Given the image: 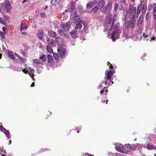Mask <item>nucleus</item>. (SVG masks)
Listing matches in <instances>:
<instances>
[{
    "label": "nucleus",
    "mask_w": 156,
    "mask_h": 156,
    "mask_svg": "<svg viewBox=\"0 0 156 156\" xmlns=\"http://www.w3.org/2000/svg\"><path fill=\"white\" fill-rule=\"evenodd\" d=\"M65 33L63 34V36H62V37H65V38L66 37H67L68 36V33H67L66 32V31H64Z\"/></svg>",
    "instance_id": "41"
},
{
    "label": "nucleus",
    "mask_w": 156,
    "mask_h": 156,
    "mask_svg": "<svg viewBox=\"0 0 156 156\" xmlns=\"http://www.w3.org/2000/svg\"><path fill=\"white\" fill-rule=\"evenodd\" d=\"M2 132L4 133L5 136H7V137L9 138L10 137V134L9 132L7 130H1Z\"/></svg>",
    "instance_id": "17"
},
{
    "label": "nucleus",
    "mask_w": 156,
    "mask_h": 156,
    "mask_svg": "<svg viewBox=\"0 0 156 156\" xmlns=\"http://www.w3.org/2000/svg\"><path fill=\"white\" fill-rule=\"evenodd\" d=\"M120 24L119 23H118L115 24L113 27V31L120 32L119 28H120Z\"/></svg>",
    "instance_id": "13"
},
{
    "label": "nucleus",
    "mask_w": 156,
    "mask_h": 156,
    "mask_svg": "<svg viewBox=\"0 0 156 156\" xmlns=\"http://www.w3.org/2000/svg\"><path fill=\"white\" fill-rule=\"evenodd\" d=\"M118 5H119L117 3H115V4L114 7H115V11H116L117 10V9Z\"/></svg>",
    "instance_id": "38"
},
{
    "label": "nucleus",
    "mask_w": 156,
    "mask_h": 156,
    "mask_svg": "<svg viewBox=\"0 0 156 156\" xmlns=\"http://www.w3.org/2000/svg\"><path fill=\"white\" fill-rule=\"evenodd\" d=\"M112 3L111 2H108L107 7L108 9H109V10L112 8Z\"/></svg>",
    "instance_id": "32"
},
{
    "label": "nucleus",
    "mask_w": 156,
    "mask_h": 156,
    "mask_svg": "<svg viewBox=\"0 0 156 156\" xmlns=\"http://www.w3.org/2000/svg\"><path fill=\"white\" fill-rule=\"evenodd\" d=\"M115 149L117 151L120 152V153H123L124 151L123 149L120 147L118 146L115 147Z\"/></svg>",
    "instance_id": "25"
},
{
    "label": "nucleus",
    "mask_w": 156,
    "mask_h": 156,
    "mask_svg": "<svg viewBox=\"0 0 156 156\" xmlns=\"http://www.w3.org/2000/svg\"><path fill=\"white\" fill-rule=\"evenodd\" d=\"M47 58H48V63H52L53 61V58L52 56L48 54L47 55Z\"/></svg>",
    "instance_id": "15"
},
{
    "label": "nucleus",
    "mask_w": 156,
    "mask_h": 156,
    "mask_svg": "<svg viewBox=\"0 0 156 156\" xmlns=\"http://www.w3.org/2000/svg\"><path fill=\"white\" fill-rule=\"evenodd\" d=\"M59 57L61 58H65L67 53L66 49L63 47H60L57 49Z\"/></svg>",
    "instance_id": "4"
},
{
    "label": "nucleus",
    "mask_w": 156,
    "mask_h": 156,
    "mask_svg": "<svg viewBox=\"0 0 156 156\" xmlns=\"http://www.w3.org/2000/svg\"><path fill=\"white\" fill-rule=\"evenodd\" d=\"M35 85V83L33 82L32 83V84H31V85H30V87H34V86Z\"/></svg>",
    "instance_id": "55"
},
{
    "label": "nucleus",
    "mask_w": 156,
    "mask_h": 156,
    "mask_svg": "<svg viewBox=\"0 0 156 156\" xmlns=\"http://www.w3.org/2000/svg\"><path fill=\"white\" fill-rule=\"evenodd\" d=\"M70 24L71 22H68L66 23H63L62 26L64 29H66V30H69L70 28Z\"/></svg>",
    "instance_id": "11"
},
{
    "label": "nucleus",
    "mask_w": 156,
    "mask_h": 156,
    "mask_svg": "<svg viewBox=\"0 0 156 156\" xmlns=\"http://www.w3.org/2000/svg\"><path fill=\"white\" fill-rule=\"evenodd\" d=\"M127 147H128V149H129L130 151H133L135 150V147L129 144H127Z\"/></svg>",
    "instance_id": "16"
},
{
    "label": "nucleus",
    "mask_w": 156,
    "mask_h": 156,
    "mask_svg": "<svg viewBox=\"0 0 156 156\" xmlns=\"http://www.w3.org/2000/svg\"><path fill=\"white\" fill-rule=\"evenodd\" d=\"M78 129H78L77 131V132L79 133V131L80 130V129H81V127H78Z\"/></svg>",
    "instance_id": "56"
},
{
    "label": "nucleus",
    "mask_w": 156,
    "mask_h": 156,
    "mask_svg": "<svg viewBox=\"0 0 156 156\" xmlns=\"http://www.w3.org/2000/svg\"><path fill=\"white\" fill-rule=\"evenodd\" d=\"M108 66H109V68H110V69H113V66H112V64H111V63H110L109 62H108Z\"/></svg>",
    "instance_id": "39"
},
{
    "label": "nucleus",
    "mask_w": 156,
    "mask_h": 156,
    "mask_svg": "<svg viewBox=\"0 0 156 156\" xmlns=\"http://www.w3.org/2000/svg\"><path fill=\"white\" fill-rule=\"evenodd\" d=\"M27 26H25L24 27H23V30L24 29H27Z\"/></svg>",
    "instance_id": "57"
},
{
    "label": "nucleus",
    "mask_w": 156,
    "mask_h": 156,
    "mask_svg": "<svg viewBox=\"0 0 156 156\" xmlns=\"http://www.w3.org/2000/svg\"><path fill=\"white\" fill-rule=\"evenodd\" d=\"M147 148L148 150H152V149H156V147L155 146L151 144H147Z\"/></svg>",
    "instance_id": "18"
},
{
    "label": "nucleus",
    "mask_w": 156,
    "mask_h": 156,
    "mask_svg": "<svg viewBox=\"0 0 156 156\" xmlns=\"http://www.w3.org/2000/svg\"><path fill=\"white\" fill-rule=\"evenodd\" d=\"M150 14V12H148L146 15V19H148L149 17V15Z\"/></svg>",
    "instance_id": "50"
},
{
    "label": "nucleus",
    "mask_w": 156,
    "mask_h": 156,
    "mask_svg": "<svg viewBox=\"0 0 156 156\" xmlns=\"http://www.w3.org/2000/svg\"><path fill=\"white\" fill-rule=\"evenodd\" d=\"M58 32L62 36H63V34L65 33L64 31H62L61 29H59L58 30Z\"/></svg>",
    "instance_id": "35"
},
{
    "label": "nucleus",
    "mask_w": 156,
    "mask_h": 156,
    "mask_svg": "<svg viewBox=\"0 0 156 156\" xmlns=\"http://www.w3.org/2000/svg\"><path fill=\"white\" fill-rule=\"evenodd\" d=\"M153 11H156V3L153 4Z\"/></svg>",
    "instance_id": "48"
},
{
    "label": "nucleus",
    "mask_w": 156,
    "mask_h": 156,
    "mask_svg": "<svg viewBox=\"0 0 156 156\" xmlns=\"http://www.w3.org/2000/svg\"><path fill=\"white\" fill-rule=\"evenodd\" d=\"M47 42L48 43V45L50 47H54L56 45V42L54 40H47Z\"/></svg>",
    "instance_id": "10"
},
{
    "label": "nucleus",
    "mask_w": 156,
    "mask_h": 156,
    "mask_svg": "<svg viewBox=\"0 0 156 156\" xmlns=\"http://www.w3.org/2000/svg\"><path fill=\"white\" fill-rule=\"evenodd\" d=\"M70 34L72 37L75 38L76 35V31H73L70 33Z\"/></svg>",
    "instance_id": "29"
},
{
    "label": "nucleus",
    "mask_w": 156,
    "mask_h": 156,
    "mask_svg": "<svg viewBox=\"0 0 156 156\" xmlns=\"http://www.w3.org/2000/svg\"><path fill=\"white\" fill-rule=\"evenodd\" d=\"M51 47H50L49 46H47V51L48 52V53H53V50L52 48Z\"/></svg>",
    "instance_id": "27"
},
{
    "label": "nucleus",
    "mask_w": 156,
    "mask_h": 156,
    "mask_svg": "<svg viewBox=\"0 0 156 156\" xmlns=\"http://www.w3.org/2000/svg\"><path fill=\"white\" fill-rule=\"evenodd\" d=\"M93 6V2H89L87 5L86 7L87 8H91Z\"/></svg>",
    "instance_id": "24"
},
{
    "label": "nucleus",
    "mask_w": 156,
    "mask_h": 156,
    "mask_svg": "<svg viewBox=\"0 0 156 156\" xmlns=\"http://www.w3.org/2000/svg\"><path fill=\"white\" fill-rule=\"evenodd\" d=\"M105 85H106L107 84V81H105Z\"/></svg>",
    "instance_id": "59"
},
{
    "label": "nucleus",
    "mask_w": 156,
    "mask_h": 156,
    "mask_svg": "<svg viewBox=\"0 0 156 156\" xmlns=\"http://www.w3.org/2000/svg\"><path fill=\"white\" fill-rule=\"evenodd\" d=\"M85 156H94L93 155H92L88 153H86L85 154Z\"/></svg>",
    "instance_id": "51"
},
{
    "label": "nucleus",
    "mask_w": 156,
    "mask_h": 156,
    "mask_svg": "<svg viewBox=\"0 0 156 156\" xmlns=\"http://www.w3.org/2000/svg\"><path fill=\"white\" fill-rule=\"evenodd\" d=\"M135 24L136 21L135 18H133L132 19V20L128 23V25L129 27L133 28L135 27Z\"/></svg>",
    "instance_id": "12"
},
{
    "label": "nucleus",
    "mask_w": 156,
    "mask_h": 156,
    "mask_svg": "<svg viewBox=\"0 0 156 156\" xmlns=\"http://www.w3.org/2000/svg\"><path fill=\"white\" fill-rule=\"evenodd\" d=\"M115 72V70L109 71L108 72V73H107V76L105 78V79H107L108 80H109L111 79V76H112V75H113L114 73Z\"/></svg>",
    "instance_id": "8"
},
{
    "label": "nucleus",
    "mask_w": 156,
    "mask_h": 156,
    "mask_svg": "<svg viewBox=\"0 0 156 156\" xmlns=\"http://www.w3.org/2000/svg\"><path fill=\"white\" fill-rule=\"evenodd\" d=\"M100 9L103 12L105 13L107 12L108 10H109V9H108L107 7H103L100 8Z\"/></svg>",
    "instance_id": "28"
},
{
    "label": "nucleus",
    "mask_w": 156,
    "mask_h": 156,
    "mask_svg": "<svg viewBox=\"0 0 156 156\" xmlns=\"http://www.w3.org/2000/svg\"><path fill=\"white\" fill-rule=\"evenodd\" d=\"M11 143V140H9V144H10Z\"/></svg>",
    "instance_id": "60"
},
{
    "label": "nucleus",
    "mask_w": 156,
    "mask_h": 156,
    "mask_svg": "<svg viewBox=\"0 0 156 156\" xmlns=\"http://www.w3.org/2000/svg\"><path fill=\"white\" fill-rule=\"evenodd\" d=\"M40 15L41 17L43 18H44V17L46 16V15L42 12L40 13Z\"/></svg>",
    "instance_id": "45"
},
{
    "label": "nucleus",
    "mask_w": 156,
    "mask_h": 156,
    "mask_svg": "<svg viewBox=\"0 0 156 156\" xmlns=\"http://www.w3.org/2000/svg\"><path fill=\"white\" fill-rule=\"evenodd\" d=\"M30 77L32 78V80H34L35 81V79H34V78H33L34 77V75L33 74H32V75H31V76H30Z\"/></svg>",
    "instance_id": "53"
},
{
    "label": "nucleus",
    "mask_w": 156,
    "mask_h": 156,
    "mask_svg": "<svg viewBox=\"0 0 156 156\" xmlns=\"http://www.w3.org/2000/svg\"><path fill=\"white\" fill-rule=\"evenodd\" d=\"M8 56L9 57V58H10V59L12 60H14L15 59L14 56L13 55V54H12V52L11 51H8Z\"/></svg>",
    "instance_id": "20"
},
{
    "label": "nucleus",
    "mask_w": 156,
    "mask_h": 156,
    "mask_svg": "<svg viewBox=\"0 0 156 156\" xmlns=\"http://www.w3.org/2000/svg\"><path fill=\"white\" fill-rule=\"evenodd\" d=\"M147 9V5L145 4L142 5L141 3L138 7L137 11V14L138 15L140 14L141 11L143 14H144L146 12Z\"/></svg>",
    "instance_id": "3"
},
{
    "label": "nucleus",
    "mask_w": 156,
    "mask_h": 156,
    "mask_svg": "<svg viewBox=\"0 0 156 156\" xmlns=\"http://www.w3.org/2000/svg\"><path fill=\"white\" fill-rule=\"evenodd\" d=\"M120 32L113 31L111 34V37L112 39H118L120 36Z\"/></svg>",
    "instance_id": "7"
},
{
    "label": "nucleus",
    "mask_w": 156,
    "mask_h": 156,
    "mask_svg": "<svg viewBox=\"0 0 156 156\" xmlns=\"http://www.w3.org/2000/svg\"><path fill=\"white\" fill-rule=\"evenodd\" d=\"M136 8L135 7L133 6L132 5H130L129 7V10L128 13V17L132 16V18H135L136 16Z\"/></svg>",
    "instance_id": "2"
},
{
    "label": "nucleus",
    "mask_w": 156,
    "mask_h": 156,
    "mask_svg": "<svg viewBox=\"0 0 156 156\" xmlns=\"http://www.w3.org/2000/svg\"><path fill=\"white\" fill-rule=\"evenodd\" d=\"M0 36L2 38H5V35L2 32H0Z\"/></svg>",
    "instance_id": "36"
},
{
    "label": "nucleus",
    "mask_w": 156,
    "mask_h": 156,
    "mask_svg": "<svg viewBox=\"0 0 156 156\" xmlns=\"http://www.w3.org/2000/svg\"><path fill=\"white\" fill-rule=\"evenodd\" d=\"M42 62H43L42 61H41L37 59H35L33 60V62H34V63L35 64H42Z\"/></svg>",
    "instance_id": "22"
},
{
    "label": "nucleus",
    "mask_w": 156,
    "mask_h": 156,
    "mask_svg": "<svg viewBox=\"0 0 156 156\" xmlns=\"http://www.w3.org/2000/svg\"><path fill=\"white\" fill-rule=\"evenodd\" d=\"M2 58V54H0V59H1Z\"/></svg>",
    "instance_id": "63"
},
{
    "label": "nucleus",
    "mask_w": 156,
    "mask_h": 156,
    "mask_svg": "<svg viewBox=\"0 0 156 156\" xmlns=\"http://www.w3.org/2000/svg\"><path fill=\"white\" fill-rule=\"evenodd\" d=\"M0 130L1 131H2L3 130H6L5 128L3 127V126L2 125H0Z\"/></svg>",
    "instance_id": "46"
},
{
    "label": "nucleus",
    "mask_w": 156,
    "mask_h": 156,
    "mask_svg": "<svg viewBox=\"0 0 156 156\" xmlns=\"http://www.w3.org/2000/svg\"><path fill=\"white\" fill-rule=\"evenodd\" d=\"M53 58H54V59H55L56 60H57L58 59V54H57L53 53Z\"/></svg>",
    "instance_id": "34"
},
{
    "label": "nucleus",
    "mask_w": 156,
    "mask_h": 156,
    "mask_svg": "<svg viewBox=\"0 0 156 156\" xmlns=\"http://www.w3.org/2000/svg\"><path fill=\"white\" fill-rule=\"evenodd\" d=\"M6 30V27H3L2 30H3V31L4 32V33H5V31Z\"/></svg>",
    "instance_id": "54"
},
{
    "label": "nucleus",
    "mask_w": 156,
    "mask_h": 156,
    "mask_svg": "<svg viewBox=\"0 0 156 156\" xmlns=\"http://www.w3.org/2000/svg\"><path fill=\"white\" fill-rule=\"evenodd\" d=\"M140 20L138 22V23H142V22L143 21V19H142L141 17H140Z\"/></svg>",
    "instance_id": "49"
},
{
    "label": "nucleus",
    "mask_w": 156,
    "mask_h": 156,
    "mask_svg": "<svg viewBox=\"0 0 156 156\" xmlns=\"http://www.w3.org/2000/svg\"><path fill=\"white\" fill-rule=\"evenodd\" d=\"M27 0H23V1H22V2L23 3H25Z\"/></svg>",
    "instance_id": "58"
},
{
    "label": "nucleus",
    "mask_w": 156,
    "mask_h": 156,
    "mask_svg": "<svg viewBox=\"0 0 156 156\" xmlns=\"http://www.w3.org/2000/svg\"><path fill=\"white\" fill-rule=\"evenodd\" d=\"M82 28V25L80 23H79L76 25L75 27L76 29H80Z\"/></svg>",
    "instance_id": "31"
},
{
    "label": "nucleus",
    "mask_w": 156,
    "mask_h": 156,
    "mask_svg": "<svg viewBox=\"0 0 156 156\" xmlns=\"http://www.w3.org/2000/svg\"><path fill=\"white\" fill-rule=\"evenodd\" d=\"M71 20L73 23H76L80 21V19L78 14L73 13L70 16Z\"/></svg>",
    "instance_id": "5"
},
{
    "label": "nucleus",
    "mask_w": 156,
    "mask_h": 156,
    "mask_svg": "<svg viewBox=\"0 0 156 156\" xmlns=\"http://www.w3.org/2000/svg\"><path fill=\"white\" fill-rule=\"evenodd\" d=\"M23 72H24V73L26 74H27V71L25 69H24L23 70Z\"/></svg>",
    "instance_id": "52"
},
{
    "label": "nucleus",
    "mask_w": 156,
    "mask_h": 156,
    "mask_svg": "<svg viewBox=\"0 0 156 156\" xmlns=\"http://www.w3.org/2000/svg\"><path fill=\"white\" fill-rule=\"evenodd\" d=\"M3 17L4 18V19L5 20L8 21H9V17L8 16L4 15L3 16Z\"/></svg>",
    "instance_id": "37"
},
{
    "label": "nucleus",
    "mask_w": 156,
    "mask_h": 156,
    "mask_svg": "<svg viewBox=\"0 0 156 156\" xmlns=\"http://www.w3.org/2000/svg\"><path fill=\"white\" fill-rule=\"evenodd\" d=\"M116 40H112V41H114V42H115V41H116Z\"/></svg>",
    "instance_id": "64"
},
{
    "label": "nucleus",
    "mask_w": 156,
    "mask_h": 156,
    "mask_svg": "<svg viewBox=\"0 0 156 156\" xmlns=\"http://www.w3.org/2000/svg\"><path fill=\"white\" fill-rule=\"evenodd\" d=\"M99 7L96 6L92 9V11L94 13H96Z\"/></svg>",
    "instance_id": "33"
},
{
    "label": "nucleus",
    "mask_w": 156,
    "mask_h": 156,
    "mask_svg": "<svg viewBox=\"0 0 156 156\" xmlns=\"http://www.w3.org/2000/svg\"><path fill=\"white\" fill-rule=\"evenodd\" d=\"M105 2L104 1L102 0L100 2V4L99 5V7H101L100 8H102L104 7L105 4Z\"/></svg>",
    "instance_id": "30"
},
{
    "label": "nucleus",
    "mask_w": 156,
    "mask_h": 156,
    "mask_svg": "<svg viewBox=\"0 0 156 156\" xmlns=\"http://www.w3.org/2000/svg\"><path fill=\"white\" fill-rule=\"evenodd\" d=\"M37 34L38 38H39L40 39H42V38H43L44 36V33L43 31H39L37 33Z\"/></svg>",
    "instance_id": "21"
},
{
    "label": "nucleus",
    "mask_w": 156,
    "mask_h": 156,
    "mask_svg": "<svg viewBox=\"0 0 156 156\" xmlns=\"http://www.w3.org/2000/svg\"><path fill=\"white\" fill-rule=\"evenodd\" d=\"M16 56L18 58V59H19V60H21V61H23V59L22 57H20L17 54H16Z\"/></svg>",
    "instance_id": "47"
},
{
    "label": "nucleus",
    "mask_w": 156,
    "mask_h": 156,
    "mask_svg": "<svg viewBox=\"0 0 156 156\" xmlns=\"http://www.w3.org/2000/svg\"><path fill=\"white\" fill-rule=\"evenodd\" d=\"M24 23H21V25H20V31H22V30H23V26L24 25Z\"/></svg>",
    "instance_id": "42"
},
{
    "label": "nucleus",
    "mask_w": 156,
    "mask_h": 156,
    "mask_svg": "<svg viewBox=\"0 0 156 156\" xmlns=\"http://www.w3.org/2000/svg\"><path fill=\"white\" fill-rule=\"evenodd\" d=\"M140 34V38H142V35H141V34Z\"/></svg>",
    "instance_id": "61"
},
{
    "label": "nucleus",
    "mask_w": 156,
    "mask_h": 156,
    "mask_svg": "<svg viewBox=\"0 0 156 156\" xmlns=\"http://www.w3.org/2000/svg\"><path fill=\"white\" fill-rule=\"evenodd\" d=\"M49 35L51 37L54 38L56 35V33L55 32L52 30H49L48 31Z\"/></svg>",
    "instance_id": "14"
},
{
    "label": "nucleus",
    "mask_w": 156,
    "mask_h": 156,
    "mask_svg": "<svg viewBox=\"0 0 156 156\" xmlns=\"http://www.w3.org/2000/svg\"><path fill=\"white\" fill-rule=\"evenodd\" d=\"M5 8L6 11L8 12H10L12 8V5L10 2L8 0H6L5 2Z\"/></svg>",
    "instance_id": "6"
},
{
    "label": "nucleus",
    "mask_w": 156,
    "mask_h": 156,
    "mask_svg": "<svg viewBox=\"0 0 156 156\" xmlns=\"http://www.w3.org/2000/svg\"><path fill=\"white\" fill-rule=\"evenodd\" d=\"M70 7L69 8V12L71 13L73 12L75 7V3L74 2L72 1L70 3Z\"/></svg>",
    "instance_id": "9"
},
{
    "label": "nucleus",
    "mask_w": 156,
    "mask_h": 156,
    "mask_svg": "<svg viewBox=\"0 0 156 156\" xmlns=\"http://www.w3.org/2000/svg\"><path fill=\"white\" fill-rule=\"evenodd\" d=\"M0 23H1L5 24V21L3 20L2 18L0 17Z\"/></svg>",
    "instance_id": "44"
},
{
    "label": "nucleus",
    "mask_w": 156,
    "mask_h": 156,
    "mask_svg": "<svg viewBox=\"0 0 156 156\" xmlns=\"http://www.w3.org/2000/svg\"><path fill=\"white\" fill-rule=\"evenodd\" d=\"M1 156H6L5 155V154H2V155H1Z\"/></svg>",
    "instance_id": "62"
},
{
    "label": "nucleus",
    "mask_w": 156,
    "mask_h": 156,
    "mask_svg": "<svg viewBox=\"0 0 156 156\" xmlns=\"http://www.w3.org/2000/svg\"><path fill=\"white\" fill-rule=\"evenodd\" d=\"M99 2V1H97V0H94L93 2V4H94L95 5L98 4Z\"/></svg>",
    "instance_id": "40"
},
{
    "label": "nucleus",
    "mask_w": 156,
    "mask_h": 156,
    "mask_svg": "<svg viewBox=\"0 0 156 156\" xmlns=\"http://www.w3.org/2000/svg\"><path fill=\"white\" fill-rule=\"evenodd\" d=\"M115 20V16L113 18H112V14H108L105 17V22L107 24H110L112 22V23L111 25L110 28L112 29L113 27L114 24V22Z\"/></svg>",
    "instance_id": "1"
},
{
    "label": "nucleus",
    "mask_w": 156,
    "mask_h": 156,
    "mask_svg": "<svg viewBox=\"0 0 156 156\" xmlns=\"http://www.w3.org/2000/svg\"><path fill=\"white\" fill-rule=\"evenodd\" d=\"M56 40V44L58 46H61L63 44V40Z\"/></svg>",
    "instance_id": "19"
},
{
    "label": "nucleus",
    "mask_w": 156,
    "mask_h": 156,
    "mask_svg": "<svg viewBox=\"0 0 156 156\" xmlns=\"http://www.w3.org/2000/svg\"><path fill=\"white\" fill-rule=\"evenodd\" d=\"M153 17L154 18H156V11H153Z\"/></svg>",
    "instance_id": "43"
},
{
    "label": "nucleus",
    "mask_w": 156,
    "mask_h": 156,
    "mask_svg": "<svg viewBox=\"0 0 156 156\" xmlns=\"http://www.w3.org/2000/svg\"><path fill=\"white\" fill-rule=\"evenodd\" d=\"M39 59L41 60L42 61L45 62L46 61V55H43L40 57Z\"/></svg>",
    "instance_id": "26"
},
{
    "label": "nucleus",
    "mask_w": 156,
    "mask_h": 156,
    "mask_svg": "<svg viewBox=\"0 0 156 156\" xmlns=\"http://www.w3.org/2000/svg\"><path fill=\"white\" fill-rule=\"evenodd\" d=\"M104 92H105V94H106V93L108 92V90L106 89V87H104L103 88V89L100 92V93L101 95H102V94L104 93Z\"/></svg>",
    "instance_id": "23"
}]
</instances>
